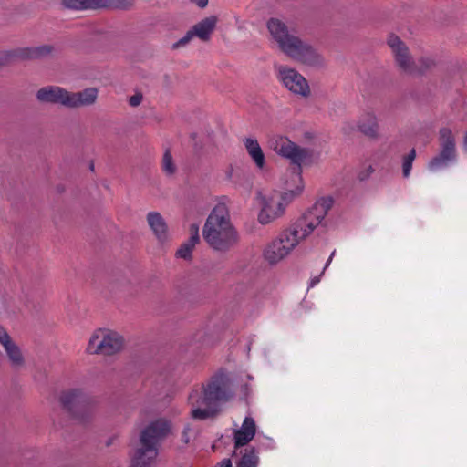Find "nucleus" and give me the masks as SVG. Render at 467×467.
<instances>
[{
	"mask_svg": "<svg viewBox=\"0 0 467 467\" xmlns=\"http://www.w3.org/2000/svg\"><path fill=\"white\" fill-rule=\"evenodd\" d=\"M334 200L330 196L322 197L299 217L290 227L281 232L276 238L264 249V258L269 265H276L322 224Z\"/></svg>",
	"mask_w": 467,
	"mask_h": 467,
	"instance_id": "1",
	"label": "nucleus"
},
{
	"mask_svg": "<svg viewBox=\"0 0 467 467\" xmlns=\"http://www.w3.org/2000/svg\"><path fill=\"white\" fill-rule=\"evenodd\" d=\"M267 29L273 41L285 56L307 67H325L323 55L308 41L301 38L293 27L279 18H270Z\"/></svg>",
	"mask_w": 467,
	"mask_h": 467,
	"instance_id": "2",
	"label": "nucleus"
},
{
	"mask_svg": "<svg viewBox=\"0 0 467 467\" xmlns=\"http://www.w3.org/2000/svg\"><path fill=\"white\" fill-rule=\"evenodd\" d=\"M234 396L229 378L221 373L213 377L202 389H193L189 395L193 419L206 420L214 416L222 403Z\"/></svg>",
	"mask_w": 467,
	"mask_h": 467,
	"instance_id": "3",
	"label": "nucleus"
},
{
	"mask_svg": "<svg viewBox=\"0 0 467 467\" xmlns=\"http://www.w3.org/2000/svg\"><path fill=\"white\" fill-rule=\"evenodd\" d=\"M171 420L159 418L150 421L140 432L131 467H153L162 441L171 432Z\"/></svg>",
	"mask_w": 467,
	"mask_h": 467,
	"instance_id": "4",
	"label": "nucleus"
},
{
	"mask_svg": "<svg viewBox=\"0 0 467 467\" xmlns=\"http://www.w3.org/2000/svg\"><path fill=\"white\" fill-rule=\"evenodd\" d=\"M202 236L213 249L219 252L229 251L238 243V234L224 204H217L213 209L204 223Z\"/></svg>",
	"mask_w": 467,
	"mask_h": 467,
	"instance_id": "5",
	"label": "nucleus"
},
{
	"mask_svg": "<svg viewBox=\"0 0 467 467\" xmlns=\"http://www.w3.org/2000/svg\"><path fill=\"white\" fill-rule=\"evenodd\" d=\"M270 148L278 155L288 159L293 164L298 167L296 179L300 184L294 190H288L282 193H278V200L282 203L283 209L285 212L286 207L303 192L302 178L300 176V167L311 157V152L306 148L297 146L295 142L291 141L285 137L275 136L269 140Z\"/></svg>",
	"mask_w": 467,
	"mask_h": 467,
	"instance_id": "6",
	"label": "nucleus"
},
{
	"mask_svg": "<svg viewBox=\"0 0 467 467\" xmlns=\"http://www.w3.org/2000/svg\"><path fill=\"white\" fill-rule=\"evenodd\" d=\"M63 408L80 422L88 420L93 415L94 400L82 389H69L61 393Z\"/></svg>",
	"mask_w": 467,
	"mask_h": 467,
	"instance_id": "7",
	"label": "nucleus"
},
{
	"mask_svg": "<svg viewBox=\"0 0 467 467\" xmlns=\"http://www.w3.org/2000/svg\"><path fill=\"white\" fill-rule=\"evenodd\" d=\"M124 345L121 335L114 331L99 330L89 338L87 351L89 354L110 356L119 352Z\"/></svg>",
	"mask_w": 467,
	"mask_h": 467,
	"instance_id": "8",
	"label": "nucleus"
},
{
	"mask_svg": "<svg viewBox=\"0 0 467 467\" xmlns=\"http://www.w3.org/2000/svg\"><path fill=\"white\" fill-rule=\"evenodd\" d=\"M278 80L292 93L307 98L310 95V88L307 80L295 68L286 66H277Z\"/></svg>",
	"mask_w": 467,
	"mask_h": 467,
	"instance_id": "9",
	"label": "nucleus"
},
{
	"mask_svg": "<svg viewBox=\"0 0 467 467\" xmlns=\"http://www.w3.org/2000/svg\"><path fill=\"white\" fill-rule=\"evenodd\" d=\"M387 45L391 50L396 65L407 74L412 75L415 69V60L410 55L407 45L396 35L389 34Z\"/></svg>",
	"mask_w": 467,
	"mask_h": 467,
	"instance_id": "10",
	"label": "nucleus"
},
{
	"mask_svg": "<svg viewBox=\"0 0 467 467\" xmlns=\"http://www.w3.org/2000/svg\"><path fill=\"white\" fill-rule=\"evenodd\" d=\"M261 209L257 220L260 224L266 225L281 218L285 214L282 203L278 200V192L258 196Z\"/></svg>",
	"mask_w": 467,
	"mask_h": 467,
	"instance_id": "11",
	"label": "nucleus"
},
{
	"mask_svg": "<svg viewBox=\"0 0 467 467\" xmlns=\"http://www.w3.org/2000/svg\"><path fill=\"white\" fill-rule=\"evenodd\" d=\"M36 98L40 103L67 107V90L58 86H46L36 91Z\"/></svg>",
	"mask_w": 467,
	"mask_h": 467,
	"instance_id": "12",
	"label": "nucleus"
},
{
	"mask_svg": "<svg viewBox=\"0 0 467 467\" xmlns=\"http://www.w3.org/2000/svg\"><path fill=\"white\" fill-rule=\"evenodd\" d=\"M256 432L255 421L252 417H245L242 426L234 431V451L233 455H236L238 449L247 445L254 437Z\"/></svg>",
	"mask_w": 467,
	"mask_h": 467,
	"instance_id": "13",
	"label": "nucleus"
},
{
	"mask_svg": "<svg viewBox=\"0 0 467 467\" xmlns=\"http://www.w3.org/2000/svg\"><path fill=\"white\" fill-rule=\"evenodd\" d=\"M146 220L157 242L163 245L170 241L169 228L163 216L159 212H150Z\"/></svg>",
	"mask_w": 467,
	"mask_h": 467,
	"instance_id": "14",
	"label": "nucleus"
},
{
	"mask_svg": "<svg viewBox=\"0 0 467 467\" xmlns=\"http://www.w3.org/2000/svg\"><path fill=\"white\" fill-rule=\"evenodd\" d=\"M98 89L95 88H88L78 92L67 91V108L78 109L88 107L97 101Z\"/></svg>",
	"mask_w": 467,
	"mask_h": 467,
	"instance_id": "15",
	"label": "nucleus"
},
{
	"mask_svg": "<svg viewBox=\"0 0 467 467\" xmlns=\"http://www.w3.org/2000/svg\"><path fill=\"white\" fill-rule=\"evenodd\" d=\"M358 130L366 137L376 139L379 137V126L378 118L372 112H366L362 114L358 122Z\"/></svg>",
	"mask_w": 467,
	"mask_h": 467,
	"instance_id": "16",
	"label": "nucleus"
},
{
	"mask_svg": "<svg viewBox=\"0 0 467 467\" xmlns=\"http://www.w3.org/2000/svg\"><path fill=\"white\" fill-rule=\"evenodd\" d=\"M440 152L454 159L457 158L456 140L452 130L448 127H442L439 130Z\"/></svg>",
	"mask_w": 467,
	"mask_h": 467,
	"instance_id": "17",
	"label": "nucleus"
},
{
	"mask_svg": "<svg viewBox=\"0 0 467 467\" xmlns=\"http://www.w3.org/2000/svg\"><path fill=\"white\" fill-rule=\"evenodd\" d=\"M243 143L255 166L259 170L264 169L265 165V158L258 140L253 137H247L243 140Z\"/></svg>",
	"mask_w": 467,
	"mask_h": 467,
	"instance_id": "18",
	"label": "nucleus"
},
{
	"mask_svg": "<svg viewBox=\"0 0 467 467\" xmlns=\"http://www.w3.org/2000/svg\"><path fill=\"white\" fill-rule=\"evenodd\" d=\"M217 23V17L211 16L201 20L199 23L194 25L192 29L194 36L199 37L202 41L210 39L211 34L213 32Z\"/></svg>",
	"mask_w": 467,
	"mask_h": 467,
	"instance_id": "19",
	"label": "nucleus"
},
{
	"mask_svg": "<svg viewBox=\"0 0 467 467\" xmlns=\"http://www.w3.org/2000/svg\"><path fill=\"white\" fill-rule=\"evenodd\" d=\"M199 227L196 224L191 225L190 237L183 243L176 252L179 258L188 260L192 257V253L195 245L199 243Z\"/></svg>",
	"mask_w": 467,
	"mask_h": 467,
	"instance_id": "20",
	"label": "nucleus"
},
{
	"mask_svg": "<svg viewBox=\"0 0 467 467\" xmlns=\"http://www.w3.org/2000/svg\"><path fill=\"white\" fill-rule=\"evenodd\" d=\"M240 458L236 467H258L260 463L259 451L253 446L239 451Z\"/></svg>",
	"mask_w": 467,
	"mask_h": 467,
	"instance_id": "21",
	"label": "nucleus"
},
{
	"mask_svg": "<svg viewBox=\"0 0 467 467\" xmlns=\"http://www.w3.org/2000/svg\"><path fill=\"white\" fill-rule=\"evenodd\" d=\"M13 367L19 368L24 364V358L19 347L10 338L2 346Z\"/></svg>",
	"mask_w": 467,
	"mask_h": 467,
	"instance_id": "22",
	"label": "nucleus"
},
{
	"mask_svg": "<svg viewBox=\"0 0 467 467\" xmlns=\"http://www.w3.org/2000/svg\"><path fill=\"white\" fill-rule=\"evenodd\" d=\"M62 5L71 10L95 9L99 6V0H63Z\"/></svg>",
	"mask_w": 467,
	"mask_h": 467,
	"instance_id": "23",
	"label": "nucleus"
},
{
	"mask_svg": "<svg viewBox=\"0 0 467 467\" xmlns=\"http://www.w3.org/2000/svg\"><path fill=\"white\" fill-rule=\"evenodd\" d=\"M455 161L456 159L439 152V154L429 161L428 169L432 172H436L447 168L451 163L455 162Z\"/></svg>",
	"mask_w": 467,
	"mask_h": 467,
	"instance_id": "24",
	"label": "nucleus"
},
{
	"mask_svg": "<svg viewBox=\"0 0 467 467\" xmlns=\"http://www.w3.org/2000/svg\"><path fill=\"white\" fill-rule=\"evenodd\" d=\"M435 66V61L430 57H422L417 62L415 61V71L414 74H422L425 71L432 68Z\"/></svg>",
	"mask_w": 467,
	"mask_h": 467,
	"instance_id": "25",
	"label": "nucleus"
},
{
	"mask_svg": "<svg viewBox=\"0 0 467 467\" xmlns=\"http://www.w3.org/2000/svg\"><path fill=\"white\" fill-rule=\"evenodd\" d=\"M161 168L167 175H173L176 171V165L174 164L171 153L169 150H166L163 154Z\"/></svg>",
	"mask_w": 467,
	"mask_h": 467,
	"instance_id": "26",
	"label": "nucleus"
},
{
	"mask_svg": "<svg viewBox=\"0 0 467 467\" xmlns=\"http://www.w3.org/2000/svg\"><path fill=\"white\" fill-rule=\"evenodd\" d=\"M416 158V150L412 149L404 158L402 161V173L405 178L410 174L413 161Z\"/></svg>",
	"mask_w": 467,
	"mask_h": 467,
	"instance_id": "27",
	"label": "nucleus"
},
{
	"mask_svg": "<svg viewBox=\"0 0 467 467\" xmlns=\"http://www.w3.org/2000/svg\"><path fill=\"white\" fill-rule=\"evenodd\" d=\"M374 172V168L370 162H364L360 165L357 171V178L360 182L368 180L370 175Z\"/></svg>",
	"mask_w": 467,
	"mask_h": 467,
	"instance_id": "28",
	"label": "nucleus"
},
{
	"mask_svg": "<svg viewBox=\"0 0 467 467\" xmlns=\"http://www.w3.org/2000/svg\"><path fill=\"white\" fill-rule=\"evenodd\" d=\"M53 50L51 46H41L37 47L29 51L28 57L30 58H40L49 55Z\"/></svg>",
	"mask_w": 467,
	"mask_h": 467,
	"instance_id": "29",
	"label": "nucleus"
},
{
	"mask_svg": "<svg viewBox=\"0 0 467 467\" xmlns=\"http://www.w3.org/2000/svg\"><path fill=\"white\" fill-rule=\"evenodd\" d=\"M193 36H194V35L192 32V30L188 31L183 37H182L181 39H179L177 42H175L172 45V48L176 49V48L186 46L192 39Z\"/></svg>",
	"mask_w": 467,
	"mask_h": 467,
	"instance_id": "30",
	"label": "nucleus"
},
{
	"mask_svg": "<svg viewBox=\"0 0 467 467\" xmlns=\"http://www.w3.org/2000/svg\"><path fill=\"white\" fill-rule=\"evenodd\" d=\"M134 5V0H116L115 6L119 9H130Z\"/></svg>",
	"mask_w": 467,
	"mask_h": 467,
	"instance_id": "31",
	"label": "nucleus"
},
{
	"mask_svg": "<svg viewBox=\"0 0 467 467\" xmlns=\"http://www.w3.org/2000/svg\"><path fill=\"white\" fill-rule=\"evenodd\" d=\"M192 429L189 425H186L182 432V441L184 443V444H188L191 441V438H192Z\"/></svg>",
	"mask_w": 467,
	"mask_h": 467,
	"instance_id": "32",
	"label": "nucleus"
},
{
	"mask_svg": "<svg viewBox=\"0 0 467 467\" xmlns=\"http://www.w3.org/2000/svg\"><path fill=\"white\" fill-rule=\"evenodd\" d=\"M142 101V95L140 93H136L129 99V104L131 107L139 106Z\"/></svg>",
	"mask_w": 467,
	"mask_h": 467,
	"instance_id": "33",
	"label": "nucleus"
},
{
	"mask_svg": "<svg viewBox=\"0 0 467 467\" xmlns=\"http://www.w3.org/2000/svg\"><path fill=\"white\" fill-rule=\"evenodd\" d=\"M11 337L7 333L6 329L0 325V345L3 346L4 342L9 340Z\"/></svg>",
	"mask_w": 467,
	"mask_h": 467,
	"instance_id": "34",
	"label": "nucleus"
},
{
	"mask_svg": "<svg viewBox=\"0 0 467 467\" xmlns=\"http://www.w3.org/2000/svg\"><path fill=\"white\" fill-rule=\"evenodd\" d=\"M215 467H233V464L230 459H223Z\"/></svg>",
	"mask_w": 467,
	"mask_h": 467,
	"instance_id": "35",
	"label": "nucleus"
},
{
	"mask_svg": "<svg viewBox=\"0 0 467 467\" xmlns=\"http://www.w3.org/2000/svg\"><path fill=\"white\" fill-rule=\"evenodd\" d=\"M198 6L203 8L207 5L208 0H195Z\"/></svg>",
	"mask_w": 467,
	"mask_h": 467,
	"instance_id": "36",
	"label": "nucleus"
},
{
	"mask_svg": "<svg viewBox=\"0 0 467 467\" xmlns=\"http://www.w3.org/2000/svg\"><path fill=\"white\" fill-rule=\"evenodd\" d=\"M335 253H336V251H335V250L331 253V254H330L329 258L327 259V263H326V265H325L324 270H325V269L329 265V264L331 263V261H332V259H333V256L335 255Z\"/></svg>",
	"mask_w": 467,
	"mask_h": 467,
	"instance_id": "37",
	"label": "nucleus"
},
{
	"mask_svg": "<svg viewBox=\"0 0 467 467\" xmlns=\"http://www.w3.org/2000/svg\"><path fill=\"white\" fill-rule=\"evenodd\" d=\"M463 150L465 152H467V132H465L464 134V137H463Z\"/></svg>",
	"mask_w": 467,
	"mask_h": 467,
	"instance_id": "38",
	"label": "nucleus"
},
{
	"mask_svg": "<svg viewBox=\"0 0 467 467\" xmlns=\"http://www.w3.org/2000/svg\"><path fill=\"white\" fill-rule=\"evenodd\" d=\"M319 282V277H315L311 280V286H314Z\"/></svg>",
	"mask_w": 467,
	"mask_h": 467,
	"instance_id": "39",
	"label": "nucleus"
}]
</instances>
